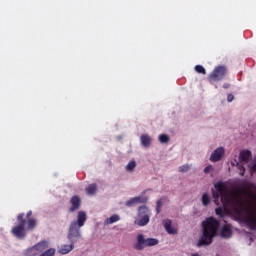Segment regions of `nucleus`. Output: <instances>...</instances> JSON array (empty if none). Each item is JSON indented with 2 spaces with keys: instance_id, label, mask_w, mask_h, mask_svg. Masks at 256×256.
Returning a JSON list of instances; mask_svg holds the SVG:
<instances>
[{
  "instance_id": "aec40b11",
  "label": "nucleus",
  "mask_w": 256,
  "mask_h": 256,
  "mask_svg": "<svg viewBox=\"0 0 256 256\" xmlns=\"http://www.w3.org/2000/svg\"><path fill=\"white\" fill-rule=\"evenodd\" d=\"M233 167H237V169H239L240 171V175L243 177V175H245V166H243V164L237 162V160H235L234 162H232Z\"/></svg>"
},
{
  "instance_id": "4be33fe9",
  "label": "nucleus",
  "mask_w": 256,
  "mask_h": 256,
  "mask_svg": "<svg viewBox=\"0 0 256 256\" xmlns=\"http://www.w3.org/2000/svg\"><path fill=\"white\" fill-rule=\"evenodd\" d=\"M37 227V221L35 219H28L27 222V230L28 231H33Z\"/></svg>"
},
{
  "instance_id": "c85d7f7f",
  "label": "nucleus",
  "mask_w": 256,
  "mask_h": 256,
  "mask_svg": "<svg viewBox=\"0 0 256 256\" xmlns=\"http://www.w3.org/2000/svg\"><path fill=\"white\" fill-rule=\"evenodd\" d=\"M194 69H195L196 73H200L202 75L207 74V71L205 70V68L202 65H196Z\"/></svg>"
},
{
  "instance_id": "a878e982",
  "label": "nucleus",
  "mask_w": 256,
  "mask_h": 256,
  "mask_svg": "<svg viewBox=\"0 0 256 256\" xmlns=\"http://www.w3.org/2000/svg\"><path fill=\"white\" fill-rule=\"evenodd\" d=\"M179 173H188V171H191V165L185 164L178 168Z\"/></svg>"
},
{
  "instance_id": "c756f323",
  "label": "nucleus",
  "mask_w": 256,
  "mask_h": 256,
  "mask_svg": "<svg viewBox=\"0 0 256 256\" xmlns=\"http://www.w3.org/2000/svg\"><path fill=\"white\" fill-rule=\"evenodd\" d=\"M126 207H133L134 205H137V200L135 197L130 198L128 201L125 203Z\"/></svg>"
},
{
  "instance_id": "20e7f679",
  "label": "nucleus",
  "mask_w": 256,
  "mask_h": 256,
  "mask_svg": "<svg viewBox=\"0 0 256 256\" xmlns=\"http://www.w3.org/2000/svg\"><path fill=\"white\" fill-rule=\"evenodd\" d=\"M23 217H25V214H19L17 216L18 224L11 229V233L16 239H19V241H23L27 237V228H25L27 220Z\"/></svg>"
},
{
  "instance_id": "39448f33",
  "label": "nucleus",
  "mask_w": 256,
  "mask_h": 256,
  "mask_svg": "<svg viewBox=\"0 0 256 256\" xmlns=\"http://www.w3.org/2000/svg\"><path fill=\"white\" fill-rule=\"evenodd\" d=\"M156 245H159V240L156 238H145L143 234H138L134 249L136 251H143L145 247H155Z\"/></svg>"
},
{
  "instance_id": "393cba45",
  "label": "nucleus",
  "mask_w": 256,
  "mask_h": 256,
  "mask_svg": "<svg viewBox=\"0 0 256 256\" xmlns=\"http://www.w3.org/2000/svg\"><path fill=\"white\" fill-rule=\"evenodd\" d=\"M165 201L163 200V198H160L159 200L156 201V213L159 215V213H161V209L163 207V203Z\"/></svg>"
},
{
  "instance_id": "72a5a7b5",
  "label": "nucleus",
  "mask_w": 256,
  "mask_h": 256,
  "mask_svg": "<svg viewBox=\"0 0 256 256\" xmlns=\"http://www.w3.org/2000/svg\"><path fill=\"white\" fill-rule=\"evenodd\" d=\"M229 87H231V85L229 83L223 84V89H229Z\"/></svg>"
},
{
  "instance_id": "412c9836",
  "label": "nucleus",
  "mask_w": 256,
  "mask_h": 256,
  "mask_svg": "<svg viewBox=\"0 0 256 256\" xmlns=\"http://www.w3.org/2000/svg\"><path fill=\"white\" fill-rule=\"evenodd\" d=\"M86 193L88 195H95V193H97V184H90L87 188H86Z\"/></svg>"
},
{
  "instance_id": "b1692460",
  "label": "nucleus",
  "mask_w": 256,
  "mask_h": 256,
  "mask_svg": "<svg viewBox=\"0 0 256 256\" xmlns=\"http://www.w3.org/2000/svg\"><path fill=\"white\" fill-rule=\"evenodd\" d=\"M248 169L250 173H256V157L248 164Z\"/></svg>"
},
{
  "instance_id": "9d476101",
  "label": "nucleus",
  "mask_w": 256,
  "mask_h": 256,
  "mask_svg": "<svg viewBox=\"0 0 256 256\" xmlns=\"http://www.w3.org/2000/svg\"><path fill=\"white\" fill-rule=\"evenodd\" d=\"M140 143L142 147H144L145 149H149V147H151V144L153 143V138L149 136V134H142L140 136Z\"/></svg>"
},
{
  "instance_id": "ddd939ff",
  "label": "nucleus",
  "mask_w": 256,
  "mask_h": 256,
  "mask_svg": "<svg viewBox=\"0 0 256 256\" xmlns=\"http://www.w3.org/2000/svg\"><path fill=\"white\" fill-rule=\"evenodd\" d=\"M250 159H251V151L243 150L240 152L239 154L240 163H249Z\"/></svg>"
},
{
  "instance_id": "6e6552de",
  "label": "nucleus",
  "mask_w": 256,
  "mask_h": 256,
  "mask_svg": "<svg viewBox=\"0 0 256 256\" xmlns=\"http://www.w3.org/2000/svg\"><path fill=\"white\" fill-rule=\"evenodd\" d=\"M223 155H225V148L219 147L211 153L210 161H212V163H217V161H221Z\"/></svg>"
},
{
  "instance_id": "9b49d317",
  "label": "nucleus",
  "mask_w": 256,
  "mask_h": 256,
  "mask_svg": "<svg viewBox=\"0 0 256 256\" xmlns=\"http://www.w3.org/2000/svg\"><path fill=\"white\" fill-rule=\"evenodd\" d=\"M232 235H233V232L231 231V227L228 224L224 225L221 228L220 237H222V239H229L231 238Z\"/></svg>"
},
{
  "instance_id": "f257e3e1",
  "label": "nucleus",
  "mask_w": 256,
  "mask_h": 256,
  "mask_svg": "<svg viewBox=\"0 0 256 256\" xmlns=\"http://www.w3.org/2000/svg\"><path fill=\"white\" fill-rule=\"evenodd\" d=\"M214 187L215 189H212V195L215 205L219 206L222 203L224 209L234 211V213H239L243 209L245 203L243 197L228 190L223 182L216 183Z\"/></svg>"
},
{
  "instance_id": "6ab92c4d",
  "label": "nucleus",
  "mask_w": 256,
  "mask_h": 256,
  "mask_svg": "<svg viewBox=\"0 0 256 256\" xmlns=\"http://www.w3.org/2000/svg\"><path fill=\"white\" fill-rule=\"evenodd\" d=\"M158 141L159 143H161L162 145H167V143H169L171 141V138L169 137V135L167 134H160L158 136Z\"/></svg>"
},
{
  "instance_id": "5701e85b",
  "label": "nucleus",
  "mask_w": 256,
  "mask_h": 256,
  "mask_svg": "<svg viewBox=\"0 0 256 256\" xmlns=\"http://www.w3.org/2000/svg\"><path fill=\"white\" fill-rule=\"evenodd\" d=\"M55 253H57V250L55 248H49L48 250L44 251L39 256H55Z\"/></svg>"
},
{
  "instance_id": "2eb2a0df",
  "label": "nucleus",
  "mask_w": 256,
  "mask_h": 256,
  "mask_svg": "<svg viewBox=\"0 0 256 256\" xmlns=\"http://www.w3.org/2000/svg\"><path fill=\"white\" fill-rule=\"evenodd\" d=\"M75 249V243L70 242V244H65L61 247L60 253L61 255H67L68 253H71Z\"/></svg>"
},
{
  "instance_id": "f3484780",
  "label": "nucleus",
  "mask_w": 256,
  "mask_h": 256,
  "mask_svg": "<svg viewBox=\"0 0 256 256\" xmlns=\"http://www.w3.org/2000/svg\"><path fill=\"white\" fill-rule=\"evenodd\" d=\"M136 167H137V162L135 160H132L125 166V171H127V173H133Z\"/></svg>"
},
{
  "instance_id": "2f4dec72",
  "label": "nucleus",
  "mask_w": 256,
  "mask_h": 256,
  "mask_svg": "<svg viewBox=\"0 0 256 256\" xmlns=\"http://www.w3.org/2000/svg\"><path fill=\"white\" fill-rule=\"evenodd\" d=\"M216 215H219V217H223L225 215V212L221 207L216 208Z\"/></svg>"
},
{
  "instance_id": "0eeeda50",
  "label": "nucleus",
  "mask_w": 256,
  "mask_h": 256,
  "mask_svg": "<svg viewBox=\"0 0 256 256\" xmlns=\"http://www.w3.org/2000/svg\"><path fill=\"white\" fill-rule=\"evenodd\" d=\"M227 75V68L225 66H217L209 75L211 81H223Z\"/></svg>"
},
{
  "instance_id": "dca6fc26",
  "label": "nucleus",
  "mask_w": 256,
  "mask_h": 256,
  "mask_svg": "<svg viewBox=\"0 0 256 256\" xmlns=\"http://www.w3.org/2000/svg\"><path fill=\"white\" fill-rule=\"evenodd\" d=\"M117 221H121V216L114 214L104 221V225H113V223H117Z\"/></svg>"
},
{
  "instance_id": "473e14b6",
  "label": "nucleus",
  "mask_w": 256,
  "mask_h": 256,
  "mask_svg": "<svg viewBox=\"0 0 256 256\" xmlns=\"http://www.w3.org/2000/svg\"><path fill=\"white\" fill-rule=\"evenodd\" d=\"M234 100H235V96L233 94H228L227 96L228 103H233Z\"/></svg>"
},
{
  "instance_id": "cd10ccee",
  "label": "nucleus",
  "mask_w": 256,
  "mask_h": 256,
  "mask_svg": "<svg viewBox=\"0 0 256 256\" xmlns=\"http://www.w3.org/2000/svg\"><path fill=\"white\" fill-rule=\"evenodd\" d=\"M209 203H211V198L209 197L208 194H203L202 195V204L204 205V207H207V205H209Z\"/></svg>"
},
{
  "instance_id": "4468645a",
  "label": "nucleus",
  "mask_w": 256,
  "mask_h": 256,
  "mask_svg": "<svg viewBox=\"0 0 256 256\" xmlns=\"http://www.w3.org/2000/svg\"><path fill=\"white\" fill-rule=\"evenodd\" d=\"M49 245H50V243L47 240H42V241L38 242L37 244H35L38 253H43V251H45V249H49Z\"/></svg>"
},
{
  "instance_id": "c9c22d12",
  "label": "nucleus",
  "mask_w": 256,
  "mask_h": 256,
  "mask_svg": "<svg viewBox=\"0 0 256 256\" xmlns=\"http://www.w3.org/2000/svg\"><path fill=\"white\" fill-rule=\"evenodd\" d=\"M191 256H199L197 253H195V254H192Z\"/></svg>"
},
{
  "instance_id": "a211bd4d",
  "label": "nucleus",
  "mask_w": 256,
  "mask_h": 256,
  "mask_svg": "<svg viewBox=\"0 0 256 256\" xmlns=\"http://www.w3.org/2000/svg\"><path fill=\"white\" fill-rule=\"evenodd\" d=\"M25 255L26 256H36V255H39V252L37 250V246H32V247H29L25 250Z\"/></svg>"
},
{
  "instance_id": "7c9ffc66",
  "label": "nucleus",
  "mask_w": 256,
  "mask_h": 256,
  "mask_svg": "<svg viewBox=\"0 0 256 256\" xmlns=\"http://www.w3.org/2000/svg\"><path fill=\"white\" fill-rule=\"evenodd\" d=\"M211 171H213V165H208L204 168L205 175H209V173H211Z\"/></svg>"
},
{
  "instance_id": "bb28decb",
  "label": "nucleus",
  "mask_w": 256,
  "mask_h": 256,
  "mask_svg": "<svg viewBox=\"0 0 256 256\" xmlns=\"http://www.w3.org/2000/svg\"><path fill=\"white\" fill-rule=\"evenodd\" d=\"M137 205L141 203H147L149 201V198L147 196H137L135 197Z\"/></svg>"
},
{
  "instance_id": "1a4fd4ad",
  "label": "nucleus",
  "mask_w": 256,
  "mask_h": 256,
  "mask_svg": "<svg viewBox=\"0 0 256 256\" xmlns=\"http://www.w3.org/2000/svg\"><path fill=\"white\" fill-rule=\"evenodd\" d=\"M71 207L69 209L70 213H75V211H79L81 209V198L79 196H73L70 199Z\"/></svg>"
},
{
  "instance_id": "7ed1b4c3",
  "label": "nucleus",
  "mask_w": 256,
  "mask_h": 256,
  "mask_svg": "<svg viewBox=\"0 0 256 256\" xmlns=\"http://www.w3.org/2000/svg\"><path fill=\"white\" fill-rule=\"evenodd\" d=\"M87 222V213L85 211H79L77 219L72 221L68 228L67 239L69 243H77L83 235L81 234V227Z\"/></svg>"
},
{
  "instance_id": "f03ea898",
  "label": "nucleus",
  "mask_w": 256,
  "mask_h": 256,
  "mask_svg": "<svg viewBox=\"0 0 256 256\" xmlns=\"http://www.w3.org/2000/svg\"><path fill=\"white\" fill-rule=\"evenodd\" d=\"M219 227H221V223L217 219L214 217L206 218L202 222V235L197 242V247L211 245L213 239L219 234Z\"/></svg>"
},
{
  "instance_id": "f8f14e48",
  "label": "nucleus",
  "mask_w": 256,
  "mask_h": 256,
  "mask_svg": "<svg viewBox=\"0 0 256 256\" xmlns=\"http://www.w3.org/2000/svg\"><path fill=\"white\" fill-rule=\"evenodd\" d=\"M164 229L169 235H176L177 230L172 226V222L169 219L163 221Z\"/></svg>"
},
{
  "instance_id": "f704fd0d",
  "label": "nucleus",
  "mask_w": 256,
  "mask_h": 256,
  "mask_svg": "<svg viewBox=\"0 0 256 256\" xmlns=\"http://www.w3.org/2000/svg\"><path fill=\"white\" fill-rule=\"evenodd\" d=\"M33 212L29 211L27 214H26V217L27 219H29V216L32 215Z\"/></svg>"
},
{
  "instance_id": "423d86ee",
  "label": "nucleus",
  "mask_w": 256,
  "mask_h": 256,
  "mask_svg": "<svg viewBox=\"0 0 256 256\" xmlns=\"http://www.w3.org/2000/svg\"><path fill=\"white\" fill-rule=\"evenodd\" d=\"M151 219V210L149 207L143 205L138 207V218L135 220V225L138 227H145L149 225V221Z\"/></svg>"
}]
</instances>
